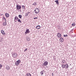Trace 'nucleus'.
<instances>
[{
  "label": "nucleus",
  "mask_w": 76,
  "mask_h": 76,
  "mask_svg": "<svg viewBox=\"0 0 76 76\" xmlns=\"http://www.w3.org/2000/svg\"><path fill=\"white\" fill-rule=\"evenodd\" d=\"M2 42V40H0V42Z\"/></svg>",
  "instance_id": "4c0bfd02"
},
{
  "label": "nucleus",
  "mask_w": 76,
  "mask_h": 76,
  "mask_svg": "<svg viewBox=\"0 0 76 76\" xmlns=\"http://www.w3.org/2000/svg\"><path fill=\"white\" fill-rule=\"evenodd\" d=\"M3 20H4V19L5 20V21H6V18H5V17L4 16L3 17Z\"/></svg>",
  "instance_id": "393cba45"
},
{
  "label": "nucleus",
  "mask_w": 76,
  "mask_h": 76,
  "mask_svg": "<svg viewBox=\"0 0 76 76\" xmlns=\"http://www.w3.org/2000/svg\"><path fill=\"white\" fill-rule=\"evenodd\" d=\"M17 61L18 62V63H20L21 62V61H20V60L19 59L18 61Z\"/></svg>",
  "instance_id": "b1692460"
},
{
  "label": "nucleus",
  "mask_w": 76,
  "mask_h": 76,
  "mask_svg": "<svg viewBox=\"0 0 76 76\" xmlns=\"http://www.w3.org/2000/svg\"><path fill=\"white\" fill-rule=\"evenodd\" d=\"M30 31H29V29H27L26 30V31L25 32V34H26L28 33L29 34V33H30Z\"/></svg>",
  "instance_id": "6e6552de"
},
{
  "label": "nucleus",
  "mask_w": 76,
  "mask_h": 76,
  "mask_svg": "<svg viewBox=\"0 0 76 76\" xmlns=\"http://www.w3.org/2000/svg\"><path fill=\"white\" fill-rule=\"evenodd\" d=\"M18 17L19 18H20V19H21V18H22V15H18Z\"/></svg>",
  "instance_id": "4be33fe9"
},
{
  "label": "nucleus",
  "mask_w": 76,
  "mask_h": 76,
  "mask_svg": "<svg viewBox=\"0 0 76 76\" xmlns=\"http://www.w3.org/2000/svg\"><path fill=\"white\" fill-rule=\"evenodd\" d=\"M27 50H28V49L27 48H26L25 50H24V52H25Z\"/></svg>",
  "instance_id": "473e14b6"
},
{
  "label": "nucleus",
  "mask_w": 76,
  "mask_h": 76,
  "mask_svg": "<svg viewBox=\"0 0 76 76\" xmlns=\"http://www.w3.org/2000/svg\"><path fill=\"white\" fill-rule=\"evenodd\" d=\"M64 37H68V36L67 34L65 35V34L64 35Z\"/></svg>",
  "instance_id": "2f4dec72"
},
{
  "label": "nucleus",
  "mask_w": 76,
  "mask_h": 76,
  "mask_svg": "<svg viewBox=\"0 0 76 76\" xmlns=\"http://www.w3.org/2000/svg\"><path fill=\"white\" fill-rule=\"evenodd\" d=\"M2 65H1V64H0V69H1V67H2Z\"/></svg>",
  "instance_id": "cd10ccee"
},
{
  "label": "nucleus",
  "mask_w": 76,
  "mask_h": 76,
  "mask_svg": "<svg viewBox=\"0 0 76 76\" xmlns=\"http://www.w3.org/2000/svg\"><path fill=\"white\" fill-rule=\"evenodd\" d=\"M59 40L60 41H61V42H63V41H64V39L62 37H61L60 38Z\"/></svg>",
  "instance_id": "f8f14e48"
},
{
  "label": "nucleus",
  "mask_w": 76,
  "mask_h": 76,
  "mask_svg": "<svg viewBox=\"0 0 76 76\" xmlns=\"http://www.w3.org/2000/svg\"><path fill=\"white\" fill-rule=\"evenodd\" d=\"M26 15L25 16H26V17H27V16H28V15H29V14H26Z\"/></svg>",
  "instance_id": "c756f323"
},
{
  "label": "nucleus",
  "mask_w": 76,
  "mask_h": 76,
  "mask_svg": "<svg viewBox=\"0 0 76 76\" xmlns=\"http://www.w3.org/2000/svg\"><path fill=\"white\" fill-rule=\"evenodd\" d=\"M20 63H18V62L16 61L15 63V64L16 66H18Z\"/></svg>",
  "instance_id": "dca6fc26"
},
{
  "label": "nucleus",
  "mask_w": 76,
  "mask_h": 76,
  "mask_svg": "<svg viewBox=\"0 0 76 76\" xmlns=\"http://www.w3.org/2000/svg\"><path fill=\"white\" fill-rule=\"evenodd\" d=\"M31 13V12H28L27 14H29V13Z\"/></svg>",
  "instance_id": "f704fd0d"
},
{
  "label": "nucleus",
  "mask_w": 76,
  "mask_h": 76,
  "mask_svg": "<svg viewBox=\"0 0 76 76\" xmlns=\"http://www.w3.org/2000/svg\"><path fill=\"white\" fill-rule=\"evenodd\" d=\"M70 32H71V33H73V29H72L71 31Z\"/></svg>",
  "instance_id": "bb28decb"
},
{
  "label": "nucleus",
  "mask_w": 76,
  "mask_h": 76,
  "mask_svg": "<svg viewBox=\"0 0 76 76\" xmlns=\"http://www.w3.org/2000/svg\"><path fill=\"white\" fill-rule=\"evenodd\" d=\"M27 76H31V74H30L29 73H28L26 74Z\"/></svg>",
  "instance_id": "412c9836"
},
{
  "label": "nucleus",
  "mask_w": 76,
  "mask_h": 76,
  "mask_svg": "<svg viewBox=\"0 0 76 76\" xmlns=\"http://www.w3.org/2000/svg\"><path fill=\"white\" fill-rule=\"evenodd\" d=\"M1 32L2 34L3 35H4V34H5V33H4V31L3 30H1Z\"/></svg>",
  "instance_id": "f3484780"
},
{
  "label": "nucleus",
  "mask_w": 76,
  "mask_h": 76,
  "mask_svg": "<svg viewBox=\"0 0 76 76\" xmlns=\"http://www.w3.org/2000/svg\"><path fill=\"white\" fill-rule=\"evenodd\" d=\"M55 2H56V4H58H58H59V2H58V0L55 1Z\"/></svg>",
  "instance_id": "ddd939ff"
},
{
  "label": "nucleus",
  "mask_w": 76,
  "mask_h": 76,
  "mask_svg": "<svg viewBox=\"0 0 76 76\" xmlns=\"http://www.w3.org/2000/svg\"><path fill=\"white\" fill-rule=\"evenodd\" d=\"M32 5L34 6H37V2H34V3L32 4Z\"/></svg>",
  "instance_id": "5701e85b"
},
{
  "label": "nucleus",
  "mask_w": 76,
  "mask_h": 76,
  "mask_svg": "<svg viewBox=\"0 0 76 76\" xmlns=\"http://www.w3.org/2000/svg\"><path fill=\"white\" fill-rule=\"evenodd\" d=\"M34 12L36 14H38L39 12V10L38 8H36L34 10Z\"/></svg>",
  "instance_id": "7ed1b4c3"
},
{
  "label": "nucleus",
  "mask_w": 76,
  "mask_h": 76,
  "mask_svg": "<svg viewBox=\"0 0 76 76\" xmlns=\"http://www.w3.org/2000/svg\"><path fill=\"white\" fill-rule=\"evenodd\" d=\"M17 53H14L12 54V56L14 58H15V57H16V56H17Z\"/></svg>",
  "instance_id": "423d86ee"
},
{
  "label": "nucleus",
  "mask_w": 76,
  "mask_h": 76,
  "mask_svg": "<svg viewBox=\"0 0 76 76\" xmlns=\"http://www.w3.org/2000/svg\"><path fill=\"white\" fill-rule=\"evenodd\" d=\"M6 25H7V23H6V21H5V22H4L3 23V25H4V26H6Z\"/></svg>",
  "instance_id": "a211bd4d"
},
{
  "label": "nucleus",
  "mask_w": 76,
  "mask_h": 76,
  "mask_svg": "<svg viewBox=\"0 0 76 76\" xmlns=\"http://www.w3.org/2000/svg\"><path fill=\"white\" fill-rule=\"evenodd\" d=\"M57 36L58 37V38H61V33H58L57 34Z\"/></svg>",
  "instance_id": "39448f33"
},
{
  "label": "nucleus",
  "mask_w": 76,
  "mask_h": 76,
  "mask_svg": "<svg viewBox=\"0 0 76 76\" xmlns=\"http://www.w3.org/2000/svg\"><path fill=\"white\" fill-rule=\"evenodd\" d=\"M17 20H18V22H20V23H22V21L20 20V19H19V18L18 17L16 16L14 18V21L15 22H17Z\"/></svg>",
  "instance_id": "f257e3e1"
},
{
  "label": "nucleus",
  "mask_w": 76,
  "mask_h": 76,
  "mask_svg": "<svg viewBox=\"0 0 76 76\" xmlns=\"http://www.w3.org/2000/svg\"><path fill=\"white\" fill-rule=\"evenodd\" d=\"M2 15H3V14H1L0 15V16H2Z\"/></svg>",
  "instance_id": "e433bc0d"
},
{
  "label": "nucleus",
  "mask_w": 76,
  "mask_h": 76,
  "mask_svg": "<svg viewBox=\"0 0 76 76\" xmlns=\"http://www.w3.org/2000/svg\"><path fill=\"white\" fill-rule=\"evenodd\" d=\"M61 67L63 69H64L66 68V64L65 65L64 64H62Z\"/></svg>",
  "instance_id": "9b49d317"
},
{
  "label": "nucleus",
  "mask_w": 76,
  "mask_h": 76,
  "mask_svg": "<svg viewBox=\"0 0 76 76\" xmlns=\"http://www.w3.org/2000/svg\"><path fill=\"white\" fill-rule=\"evenodd\" d=\"M61 63H66V61L64 60H62Z\"/></svg>",
  "instance_id": "aec40b11"
},
{
  "label": "nucleus",
  "mask_w": 76,
  "mask_h": 76,
  "mask_svg": "<svg viewBox=\"0 0 76 76\" xmlns=\"http://www.w3.org/2000/svg\"><path fill=\"white\" fill-rule=\"evenodd\" d=\"M38 19V17L34 18H33V19Z\"/></svg>",
  "instance_id": "72a5a7b5"
},
{
  "label": "nucleus",
  "mask_w": 76,
  "mask_h": 76,
  "mask_svg": "<svg viewBox=\"0 0 76 76\" xmlns=\"http://www.w3.org/2000/svg\"><path fill=\"white\" fill-rule=\"evenodd\" d=\"M69 67V65H68V64L66 63L65 64V68L66 69H68Z\"/></svg>",
  "instance_id": "4468645a"
},
{
  "label": "nucleus",
  "mask_w": 76,
  "mask_h": 76,
  "mask_svg": "<svg viewBox=\"0 0 76 76\" xmlns=\"http://www.w3.org/2000/svg\"><path fill=\"white\" fill-rule=\"evenodd\" d=\"M72 26H75V23H73L72 24Z\"/></svg>",
  "instance_id": "a878e982"
},
{
  "label": "nucleus",
  "mask_w": 76,
  "mask_h": 76,
  "mask_svg": "<svg viewBox=\"0 0 76 76\" xmlns=\"http://www.w3.org/2000/svg\"><path fill=\"white\" fill-rule=\"evenodd\" d=\"M48 64V62H47V61H45L43 64V65H44V66H47V65Z\"/></svg>",
  "instance_id": "20e7f679"
},
{
  "label": "nucleus",
  "mask_w": 76,
  "mask_h": 76,
  "mask_svg": "<svg viewBox=\"0 0 76 76\" xmlns=\"http://www.w3.org/2000/svg\"><path fill=\"white\" fill-rule=\"evenodd\" d=\"M22 9L23 10H25V7L24 5H22Z\"/></svg>",
  "instance_id": "6ab92c4d"
},
{
  "label": "nucleus",
  "mask_w": 76,
  "mask_h": 76,
  "mask_svg": "<svg viewBox=\"0 0 76 76\" xmlns=\"http://www.w3.org/2000/svg\"><path fill=\"white\" fill-rule=\"evenodd\" d=\"M5 68L7 70H10V66L9 65H7Z\"/></svg>",
  "instance_id": "1a4fd4ad"
},
{
  "label": "nucleus",
  "mask_w": 76,
  "mask_h": 76,
  "mask_svg": "<svg viewBox=\"0 0 76 76\" xmlns=\"http://www.w3.org/2000/svg\"><path fill=\"white\" fill-rule=\"evenodd\" d=\"M52 76H54V73H52Z\"/></svg>",
  "instance_id": "c9c22d12"
},
{
  "label": "nucleus",
  "mask_w": 76,
  "mask_h": 76,
  "mask_svg": "<svg viewBox=\"0 0 76 76\" xmlns=\"http://www.w3.org/2000/svg\"><path fill=\"white\" fill-rule=\"evenodd\" d=\"M58 29H61V28H60V26H58Z\"/></svg>",
  "instance_id": "7c9ffc66"
},
{
  "label": "nucleus",
  "mask_w": 76,
  "mask_h": 76,
  "mask_svg": "<svg viewBox=\"0 0 76 76\" xmlns=\"http://www.w3.org/2000/svg\"><path fill=\"white\" fill-rule=\"evenodd\" d=\"M5 16L6 17V18H9V16H10L9 14L7 13H5Z\"/></svg>",
  "instance_id": "0eeeda50"
},
{
  "label": "nucleus",
  "mask_w": 76,
  "mask_h": 76,
  "mask_svg": "<svg viewBox=\"0 0 76 76\" xmlns=\"http://www.w3.org/2000/svg\"><path fill=\"white\" fill-rule=\"evenodd\" d=\"M36 28L37 29H39L41 28V27L40 26L38 25L36 26Z\"/></svg>",
  "instance_id": "9d476101"
},
{
  "label": "nucleus",
  "mask_w": 76,
  "mask_h": 76,
  "mask_svg": "<svg viewBox=\"0 0 76 76\" xmlns=\"http://www.w3.org/2000/svg\"><path fill=\"white\" fill-rule=\"evenodd\" d=\"M16 9L17 10H20V9H21V8H22L21 7V5H19L17 4L16 6Z\"/></svg>",
  "instance_id": "f03ea898"
},
{
  "label": "nucleus",
  "mask_w": 76,
  "mask_h": 76,
  "mask_svg": "<svg viewBox=\"0 0 76 76\" xmlns=\"http://www.w3.org/2000/svg\"><path fill=\"white\" fill-rule=\"evenodd\" d=\"M40 73H41V74L42 75H43V72L41 71V72H40Z\"/></svg>",
  "instance_id": "c85d7f7f"
},
{
  "label": "nucleus",
  "mask_w": 76,
  "mask_h": 76,
  "mask_svg": "<svg viewBox=\"0 0 76 76\" xmlns=\"http://www.w3.org/2000/svg\"><path fill=\"white\" fill-rule=\"evenodd\" d=\"M26 39L27 41H30V40H31V39H30V38H29V37H27L26 38Z\"/></svg>",
  "instance_id": "2eb2a0df"
}]
</instances>
